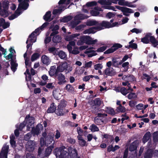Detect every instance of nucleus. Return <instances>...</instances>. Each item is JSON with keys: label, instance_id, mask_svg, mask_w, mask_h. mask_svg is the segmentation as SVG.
Listing matches in <instances>:
<instances>
[{"label": "nucleus", "instance_id": "29", "mask_svg": "<svg viewBox=\"0 0 158 158\" xmlns=\"http://www.w3.org/2000/svg\"><path fill=\"white\" fill-rule=\"evenodd\" d=\"M9 15V13L6 10L1 9V7L0 8V15L2 17H5L8 16Z\"/></svg>", "mask_w": 158, "mask_h": 158}, {"label": "nucleus", "instance_id": "35", "mask_svg": "<svg viewBox=\"0 0 158 158\" xmlns=\"http://www.w3.org/2000/svg\"><path fill=\"white\" fill-rule=\"evenodd\" d=\"M152 152L151 149H148L144 155V158H151L152 156Z\"/></svg>", "mask_w": 158, "mask_h": 158}, {"label": "nucleus", "instance_id": "44", "mask_svg": "<svg viewBox=\"0 0 158 158\" xmlns=\"http://www.w3.org/2000/svg\"><path fill=\"white\" fill-rule=\"evenodd\" d=\"M65 89L68 92L71 93H73L74 91V88L72 85L69 84H68L66 85Z\"/></svg>", "mask_w": 158, "mask_h": 158}, {"label": "nucleus", "instance_id": "32", "mask_svg": "<svg viewBox=\"0 0 158 158\" xmlns=\"http://www.w3.org/2000/svg\"><path fill=\"white\" fill-rule=\"evenodd\" d=\"M57 55L61 59H65L67 57V55L66 53L62 51L59 52H58Z\"/></svg>", "mask_w": 158, "mask_h": 158}, {"label": "nucleus", "instance_id": "41", "mask_svg": "<svg viewBox=\"0 0 158 158\" xmlns=\"http://www.w3.org/2000/svg\"><path fill=\"white\" fill-rule=\"evenodd\" d=\"M54 36L52 38V41L54 43H59L60 41L61 38L59 35H53Z\"/></svg>", "mask_w": 158, "mask_h": 158}, {"label": "nucleus", "instance_id": "51", "mask_svg": "<svg viewBox=\"0 0 158 158\" xmlns=\"http://www.w3.org/2000/svg\"><path fill=\"white\" fill-rule=\"evenodd\" d=\"M127 97L129 99H132L135 98L137 97V95L135 93H131L128 95Z\"/></svg>", "mask_w": 158, "mask_h": 158}, {"label": "nucleus", "instance_id": "33", "mask_svg": "<svg viewBox=\"0 0 158 158\" xmlns=\"http://www.w3.org/2000/svg\"><path fill=\"white\" fill-rule=\"evenodd\" d=\"M56 106L55 105L54 103H52L51 104L50 108L48 109L47 112L48 113H53L54 111H56Z\"/></svg>", "mask_w": 158, "mask_h": 158}, {"label": "nucleus", "instance_id": "14", "mask_svg": "<svg viewBox=\"0 0 158 158\" xmlns=\"http://www.w3.org/2000/svg\"><path fill=\"white\" fill-rule=\"evenodd\" d=\"M62 91L60 89L57 88L54 89L52 92L53 97L56 99H59L62 96Z\"/></svg>", "mask_w": 158, "mask_h": 158}, {"label": "nucleus", "instance_id": "6", "mask_svg": "<svg viewBox=\"0 0 158 158\" xmlns=\"http://www.w3.org/2000/svg\"><path fill=\"white\" fill-rule=\"evenodd\" d=\"M57 71L59 73H62L63 72L66 73L71 72L72 70V67L69 65L67 62L64 61L59 62L57 64Z\"/></svg>", "mask_w": 158, "mask_h": 158}, {"label": "nucleus", "instance_id": "12", "mask_svg": "<svg viewBox=\"0 0 158 158\" xmlns=\"http://www.w3.org/2000/svg\"><path fill=\"white\" fill-rule=\"evenodd\" d=\"M102 29V28L100 27H97V26L91 27L84 31H83V33L84 34H94L98 31L101 30Z\"/></svg>", "mask_w": 158, "mask_h": 158}, {"label": "nucleus", "instance_id": "47", "mask_svg": "<svg viewBox=\"0 0 158 158\" xmlns=\"http://www.w3.org/2000/svg\"><path fill=\"white\" fill-rule=\"evenodd\" d=\"M94 67L95 70H98L102 69L103 68V66L102 64L98 63L95 64Z\"/></svg>", "mask_w": 158, "mask_h": 158}, {"label": "nucleus", "instance_id": "59", "mask_svg": "<svg viewBox=\"0 0 158 158\" xmlns=\"http://www.w3.org/2000/svg\"><path fill=\"white\" fill-rule=\"evenodd\" d=\"M48 50L50 53H52L54 55H56V50L55 48L51 47L48 48Z\"/></svg>", "mask_w": 158, "mask_h": 158}, {"label": "nucleus", "instance_id": "56", "mask_svg": "<svg viewBox=\"0 0 158 158\" xmlns=\"http://www.w3.org/2000/svg\"><path fill=\"white\" fill-rule=\"evenodd\" d=\"M122 85L124 86L127 85L128 87V90H129L131 91H132L133 90V89L131 88V85H130V84L129 83L128 81H125L124 82H123L122 83Z\"/></svg>", "mask_w": 158, "mask_h": 158}, {"label": "nucleus", "instance_id": "26", "mask_svg": "<svg viewBox=\"0 0 158 158\" xmlns=\"http://www.w3.org/2000/svg\"><path fill=\"white\" fill-rule=\"evenodd\" d=\"M27 54L25 53L24 55L25 60V64L27 69H28L29 70V68H30L31 67V63L30 62L29 59L27 57Z\"/></svg>", "mask_w": 158, "mask_h": 158}, {"label": "nucleus", "instance_id": "64", "mask_svg": "<svg viewBox=\"0 0 158 158\" xmlns=\"http://www.w3.org/2000/svg\"><path fill=\"white\" fill-rule=\"evenodd\" d=\"M117 109L118 111L119 112H124L125 111V108L122 106L121 105H120V106L118 107Z\"/></svg>", "mask_w": 158, "mask_h": 158}, {"label": "nucleus", "instance_id": "21", "mask_svg": "<svg viewBox=\"0 0 158 158\" xmlns=\"http://www.w3.org/2000/svg\"><path fill=\"white\" fill-rule=\"evenodd\" d=\"M59 73L57 71V68L56 66H52L51 67L50 70L49 71V74L51 76L55 75V77Z\"/></svg>", "mask_w": 158, "mask_h": 158}, {"label": "nucleus", "instance_id": "5", "mask_svg": "<svg viewBox=\"0 0 158 158\" xmlns=\"http://www.w3.org/2000/svg\"><path fill=\"white\" fill-rule=\"evenodd\" d=\"M48 23H45L40 27L36 29L35 31L32 32L29 36L26 41V43L27 44V49L31 46L33 43L36 42V36L40 34V30H42L44 28L46 27L48 25Z\"/></svg>", "mask_w": 158, "mask_h": 158}, {"label": "nucleus", "instance_id": "34", "mask_svg": "<svg viewBox=\"0 0 158 158\" xmlns=\"http://www.w3.org/2000/svg\"><path fill=\"white\" fill-rule=\"evenodd\" d=\"M85 35H83L81 37L80 40L77 42V45L79 46L85 43Z\"/></svg>", "mask_w": 158, "mask_h": 158}, {"label": "nucleus", "instance_id": "45", "mask_svg": "<svg viewBox=\"0 0 158 158\" xmlns=\"http://www.w3.org/2000/svg\"><path fill=\"white\" fill-rule=\"evenodd\" d=\"M89 129L93 132L98 131L99 130V128L94 124L91 125L89 127Z\"/></svg>", "mask_w": 158, "mask_h": 158}, {"label": "nucleus", "instance_id": "24", "mask_svg": "<svg viewBox=\"0 0 158 158\" xmlns=\"http://www.w3.org/2000/svg\"><path fill=\"white\" fill-rule=\"evenodd\" d=\"M86 24L89 26L95 25L98 26L99 24V23L97 21L92 19L88 20L86 22Z\"/></svg>", "mask_w": 158, "mask_h": 158}, {"label": "nucleus", "instance_id": "46", "mask_svg": "<svg viewBox=\"0 0 158 158\" xmlns=\"http://www.w3.org/2000/svg\"><path fill=\"white\" fill-rule=\"evenodd\" d=\"M122 67L123 68V71L126 72L129 68V63L127 62L122 63Z\"/></svg>", "mask_w": 158, "mask_h": 158}, {"label": "nucleus", "instance_id": "23", "mask_svg": "<svg viewBox=\"0 0 158 158\" xmlns=\"http://www.w3.org/2000/svg\"><path fill=\"white\" fill-rule=\"evenodd\" d=\"M54 143V137L53 136H49L46 138L45 143V144H46L47 146L52 143V144L51 145L53 146Z\"/></svg>", "mask_w": 158, "mask_h": 158}, {"label": "nucleus", "instance_id": "27", "mask_svg": "<svg viewBox=\"0 0 158 158\" xmlns=\"http://www.w3.org/2000/svg\"><path fill=\"white\" fill-rule=\"evenodd\" d=\"M77 138L79 140V143L80 145L81 146H85L86 144V141L83 139L82 136L81 135H78Z\"/></svg>", "mask_w": 158, "mask_h": 158}, {"label": "nucleus", "instance_id": "55", "mask_svg": "<svg viewBox=\"0 0 158 158\" xmlns=\"http://www.w3.org/2000/svg\"><path fill=\"white\" fill-rule=\"evenodd\" d=\"M79 53V51L78 50V48L77 47H75L74 48L73 50H72L70 53H72L73 54L76 55L78 54Z\"/></svg>", "mask_w": 158, "mask_h": 158}, {"label": "nucleus", "instance_id": "4", "mask_svg": "<svg viewBox=\"0 0 158 158\" xmlns=\"http://www.w3.org/2000/svg\"><path fill=\"white\" fill-rule=\"evenodd\" d=\"M29 0H18L19 2L18 7L15 13L9 17L10 20H12L17 18L22 12L23 10L27 9L29 6L28 2Z\"/></svg>", "mask_w": 158, "mask_h": 158}, {"label": "nucleus", "instance_id": "11", "mask_svg": "<svg viewBox=\"0 0 158 158\" xmlns=\"http://www.w3.org/2000/svg\"><path fill=\"white\" fill-rule=\"evenodd\" d=\"M53 148V146L50 145L48 148L44 153L43 151V148L42 147L39 148L38 150V154L40 157L41 158H44L45 157L48 156L51 154Z\"/></svg>", "mask_w": 158, "mask_h": 158}, {"label": "nucleus", "instance_id": "54", "mask_svg": "<svg viewBox=\"0 0 158 158\" xmlns=\"http://www.w3.org/2000/svg\"><path fill=\"white\" fill-rule=\"evenodd\" d=\"M55 83L54 82H51L48 83L46 85V87L48 89H53L55 87Z\"/></svg>", "mask_w": 158, "mask_h": 158}, {"label": "nucleus", "instance_id": "25", "mask_svg": "<svg viewBox=\"0 0 158 158\" xmlns=\"http://www.w3.org/2000/svg\"><path fill=\"white\" fill-rule=\"evenodd\" d=\"M52 28H53L52 29V30L53 31V32L51 33L50 35L51 36H52L54 35H56L58 33V31H57L59 28V27L58 25H55L54 27H53L52 25L50 27V28L51 29Z\"/></svg>", "mask_w": 158, "mask_h": 158}, {"label": "nucleus", "instance_id": "9", "mask_svg": "<svg viewBox=\"0 0 158 158\" xmlns=\"http://www.w3.org/2000/svg\"><path fill=\"white\" fill-rule=\"evenodd\" d=\"M67 104V102L64 100H61L59 103L57 109L56 111V114L58 115H62L65 113V110H64Z\"/></svg>", "mask_w": 158, "mask_h": 158}, {"label": "nucleus", "instance_id": "7", "mask_svg": "<svg viewBox=\"0 0 158 158\" xmlns=\"http://www.w3.org/2000/svg\"><path fill=\"white\" fill-rule=\"evenodd\" d=\"M80 35L79 34H73L67 36L65 40L68 41H70L69 44L67 45V48L69 53L72 50V48L71 46H74L76 44L75 41L78 38L77 37Z\"/></svg>", "mask_w": 158, "mask_h": 158}, {"label": "nucleus", "instance_id": "15", "mask_svg": "<svg viewBox=\"0 0 158 158\" xmlns=\"http://www.w3.org/2000/svg\"><path fill=\"white\" fill-rule=\"evenodd\" d=\"M56 77H57L58 81V84L59 85H62L66 82V81L65 80V76L62 73H58Z\"/></svg>", "mask_w": 158, "mask_h": 158}, {"label": "nucleus", "instance_id": "62", "mask_svg": "<svg viewBox=\"0 0 158 158\" xmlns=\"http://www.w3.org/2000/svg\"><path fill=\"white\" fill-rule=\"evenodd\" d=\"M115 51V49H114L112 47L110 48L109 49L104 52V54H109L112 53Z\"/></svg>", "mask_w": 158, "mask_h": 158}, {"label": "nucleus", "instance_id": "10", "mask_svg": "<svg viewBox=\"0 0 158 158\" xmlns=\"http://www.w3.org/2000/svg\"><path fill=\"white\" fill-rule=\"evenodd\" d=\"M88 18V16L83 14L77 15L74 17V20L71 22L70 25L72 27H74L80 23L81 20Z\"/></svg>", "mask_w": 158, "mask_h": 158}, {"label": "nucleus", "instance_id": "52", "mask_svg": "<svg viewBox=\"0 0 158 158\" xmlns=\"http://www.w3.org/2000/svg\"><path fill=\"white\" fill-rule=\"evenodd\" d=\"M71 19V17L70 16H69L67 17H64L61 19H60V21L64 23H66Z\"/></svg>", "mask_w": 158, "mask_h": 158}, {"label": "nucleus", "instance_id": "13", "mask_svg": "<svg viewBox=\"0 0 158 158\" xmlns=\"http://www.w3.org/2000/svg\"><path fill=\"white\" fill-rule=\"evenodd\" d=\"M9 146L6 144L4 145L0 153V158H7V154L9 149Z\"/></svg>", "mask_w": 158, "mask_h": 158}, {"label": "nucleus", "instance_id": "49", "mask_svg": "<svg viewBox=\"0 0 158 158\" xmlns=\"http://www.w3.org/2000/svg\"><path fill=\"white\" fill-rule=\"evenodd\" d=\"M134 40H132L129 42V47L132 48L136 49L137 48V45L136 44L133 43Z\"/></svg>", "mask_w": 158, "mask_h": 158}, {"label": "nucleus", "instance_id": "1", "mask_svg": "<svg viewBox=\"0 0 158 158\" xmlns=\"http://www.w3.org/2000/svg\"><path fill=\"white\" fill-rule=\"evenodd\" d=\"M138 0H135L132 2H129L125 0H99L98 2L101 5H104L103 7L105 9L116 11L115 7L110 6L112 3L116 4L118 2L120 5L126 6L130 7L135 8L136 6L135 4H133V3L136 2Z\"/></svg>", "mask_w": 158, "mask_h": 158}, {"label": "nucleus", "instance_id": "57", "mask_svg": "<svg viewBox=\"0 0 158 158\" xmlns=\"http://www.w3.org/2000/svg\"><path fill=\"white\" fill-rule=\"evenodd\" d=\"M107 111L109 114L112 115H114L115 113L114 109L111 108H107Z\"/></svg>", "mask_w": 158, "mask_h": 158}, {"label": "nucleus", "instance_id": "16", "mask_svg": "<svg viewBox=\"0 0 158 158\" xmlns=\"http://www.w3.org/2000/svg\"><path fill=\"white\" fill-rule=\"evenodd\" d=\"M35 142L33 141L30 140L27 142L26 145V148L28 151H33L35 148Z\"/></svg>", "mask_w": 158, "mask_h": 158}, {"label": "nucleus", "instance_id": "42", "mask_svg": "<svg viewBox=\"0 0 158 158\" xmlns=\"http://www.w3.org/2000/svg\"><path fill=\"white\" fill-rule=\"evenodd\" d=\"M11 69L14 72L16 69V67L18 66V64L14 60H11Z\"/></svg>", "mask_w": 158, "mask_h": 158}, {"label": "nucleus", "instance_id": "28", "mask_svg": "<svg viewBox=\"0 0 158 158\" xmlns=\"http://www.w3.org/2000/svg\"><path fill=\"white\" fill-rule=\"evenodd\" d=\"M151 35L152 34L150 33L147 34L145 37L141 39V41L145 44L148 43L149 42V36Z\"/></svg>", "mask_w": 158, "mask_h": 158}, {"label": "nucleus", "instance_id": "58", "mask_svg": "<svg viewBox=\"0 0 158 158\" xmlns=\"http://www.w3.org/2000/svg\"><path fill=\"white\" fill-rule=\"evenodd\" d=\"M101 103V101L99 98H96L94 100V104L95 105L98 106Z\"/></svg>", "mask_w": 158, "mask_h": 158}, {"label": "nucleus", "instance_id": "2", "mask_svg": "<svg viewBox=\"0 0 158 158\" xmlns=\"http://www.w3.org/2000/svg\"><path fill=\"white\" fill-rule=\"evenodd\" d=\"M34 118L29 115L26 116L25 119L23 123L20 124L19 125V129L20 130H22L23 128L25 127V124L26 125L27 130L29 131L30 129H32V133L35 135H38L40 133L43 129V126L40 124H38L36 127V128H34Z\"/></svg>", "mask_w": 158, "mask_h": 158}, {"label": "nucleus", "instance_id": "17", "mask_svg": "<svg viewBox=\"0 0 158 158\" xmlns=\"http://www.w3.org/2000/svg\"><path fill=\"white\" fill-rule=\"evenodd\" d=\"M104 74L106 75L112 76L115 75L116 72L112 68H108L104 70Z\"/></svg>", "mask_w": 158, "mask_h": 158}, {"label": "nucleus", "instance_id": "20", "mask_svg": "<svg viewBox=\"0 0 158 158\" xmlns=\"http://www.w3.org/2000/svg\"><path fill=\"white\" fill-rule=\"evenodd\" d=\"M97 27H100L102 28L101 30L105 28H109L111 27V23L106 21H103L101 23H99Z\"/></svg>", "mask_w": 158, "mask_h": 158}, {"label": "nucleus", "instance_id": "38", "mask_svg": "<svg viewBox=\"0 0 158 158\" xmlns=\"http://www.w3.org/2000/svg\"><path fill=\"white\" fill-rule=\"evenodd\" d=\"M51 12L50 11H48L46 12L45 15L44 16V19L47 21H50L52 19H51Z\"/></svg>", "mask_w": 158, "mask_h": 158}, {"label": "nucleus", "instance_id": "48", "mask_svg": "<svg viewBox=\"0 0 158 158\" xmlns=\"http://www.w3.org/2000/svg\"><path fill=\"white\" fill-rule=\"evenodd\" d=\"M2 6L4 9H8V8L9 2L8 0H4L2 2Z\"/></svg>", "mask_w": 158, "mask_h": 158}, {"label": "nucleus", "instance_id": "63", "mask_svg": "<svg viewBox=\"0 0 158 158\" xmlns=\"http://www.w3.org/2000/svg\"><path fill=\"white\" fill-rule=\"evenodd\" d=\"M106 46H103L99 48L97 50L96 52H102L104 51L106 48Z\"/></svg>", "mask_w": 158, "mask_h": 158}, {"label": "nucleus", "instance_id": "31", "mask_svg": "<svg viewBox=\"0 0 158 158\" xmlns=\"http://www.w3.org/2000/svg\"><path fill=\"white\" fill-rule=\"evenodd\" d=\"M10 143L12 147L15 148L16 146V142L15 141V137L13 135H12L10 136Z\"/></svg>", "mask_w": 158, "mask_h": 158}, {"label": "nucleus", "instance_id": "18", "mask_svg": "<svg viewBox=\"0 0 158 158\" xmlns=\"http://www.w3.org/2000/svg\"><path fill=\"white\" fill-rule=\"evenodd\" d=\"M85 43L87 44H94L98 42L97 39H94L89 36L85 35Z\"/></svg>", "mask_w": 158, "mask_h": 158}, {"label": "nucleus", "instance_id": "40", "mask_svg": "<svg viewBox=\"0 0 158 158\" xmlns=\"http://www.w3.org/2000/svg\"><path fill=\"white\" fill-rule=\"evenodd\" d=\"M85 53L86 54H88V56L89 57H91L93 56H95L97 54V53L94 51H90L89 49H87L85 51Z\"/></svg>", "mask_w": 158, "mask_h": 158}, {"label": "nucleus", "instance_id": "3", "mask_svg": "<svg viewBox=\"0 0 158 158\" xmlns=\"http://www.w3.org/2000/svg\"><path fill=\"white\" fill-rule=\"evenodd\" d=\"M68 149L64 146L56 148L54 150V154L57 158H77V153L75 148L69 147Z\"/></svg>", "mask_w": 158, "mask_h": 158}, {"label": "nucleus", "instance_id": "53", "mask_svg": "<svg viewBox=\"0 0 158 158\" xmlns=\"http://www.w3.org/2000/svg\"><path fill=\"white\" fill-rule=\"evenodd\" d=\"M123 12H127L129 13H134L133 10L130 8L124 7L122 11Z\"/></svg>", "mask_w": 158, "mask_h": 158}, {"label": "nucleus", "instance_id": "36", "mask_svg": "<svg viewBox=\"0 0 158 158\" xmlns=\"http://www.w3.org/2000/svg\"><path fill=\"white\" fill-rule=\"evenodd\" d=\"M151 133L150 132H147L144 135L143 139V141L144 143L146 142L150 138Z\"/></svg>", "mask_w": 158, "mask_h": 158}, {"label": "nucleus", "instance_id": "19", "mask_svg": "<svg viewBox=\"0 0 158 158\" xmlns=\"http://www.w3.org/2000/svg\"><path fill=\"white\" fill-rule=\"evenodd\" d=\"M102 10L101 8L96 7L90 11V14L92 16H98L99 14L100 11Z\"/></svg>", "mask_w": 158, "mask_h": 158}, {"label": "nucleus", "instance_id": "50", "mask_svg": "<svg viewBox=\"0 0 158 158\" xmlns=\"http://www.w3.org/2000/svg\"><path fill=\"white\" fill-rule=\"evenodd\" d=\"M40 55L38 53L33 54L31 56V60L33 61L37 59L39 57Z\"/></svg>", "mask_w": 158, "mask_h": 158}, {"label": "nucleus", "instance_id": "39", "mask_svg": "<svg viewBox=\"0 0 158 158\" xmlns=\"http://www.w3.org/2000/svg\"><path fill=\"white\" fill-rule=\"evenodd\" d=\"M149 39L155 47H156L158 45V42L156 40L154 37L152 36L151 35L150 36Z\"/></svg>", "mask_w": 158, "mask_h": 158}, {"label": "nucleus", "instance_id": "37", "mask_svg": "<svg viewBox=\"0 0 158 158\" xmlns=\"http://www.w3.org/2000/svg\"><path fill=\"white\" fill-rule=\"evenodd\" d=\"M26 74V80L27 81H30L31 80L32 77L31 75L30 74L29 70L27 69L26 72L24 73Z\"/></svg>", "mask_w": 158, "mask_h": 158}, {"label": "nucleus", "instance_id": "60", "mask_svg": "<svg viewBox=\"0 0 158 158\" xmlns=\"http://www.w3.org/2000/svg\"><path fill=\"white\" fill-rule=\"evenodd\" d=\"M128 89L127 90L125 88L123 87L121 89L120 91L123 94L125 95L128 93Z\"/></svg>", "mask_w": 158, "mask_h": 158}, {"label": "nucleus", "instance_id": "30", "mask_svg": "<svg viewBox=\"0 0 158 158\" xmlns=\"http://www.w3.org/2000/svg\"><path fill=\"white\" fill-rule=\"evenodd\" d=\"M138 144L136 141H135L132 143L130 145L129 150L130 151H133L135 150L137 147Z\"/></svg>", "mask_w": 158, "mask_h": 158}, {"label": "nucleus", "instance_id": "8", "mask_svg": "<svg viewBox=\"0 0 158 158\" xmlns=\"http://www.w3.org/2000/svg\"><path fill=\"white\" fill-rule=\"evenodd\" d=\"M72 1V0H60L58 3L60 6L59 8L58 9L54 10L52 12L53 14V15L60 14L62 11L66 8L65 5L69 4Z\"/></svg>", "mask_w": 158, "mask_h": 158}, {"label": "nucleus", "instance_id": "61", "mask_svg": "<svg viewBox=\"0 0 158 158\" xmlns=\"http://www.w3.org/2000/svg\"><path fill=\"white\" fill-rule=\"evenodd\" d=\"M97 5V2L95 1L89 2L86 4V6L88 7L92 6H96Z\"/></svg>", "mask_w": 158, "mask_h": 158}, {"label": "nucleus", "instance_id": "43", "mask_svg": "<svg viewBox=\"0 0 158 158\" xmlns=\"http://www.w3.org/2000/svg\"><path fill=\"white\" fill-rule=\"evenodd\" d=\"M94 122L98 125H101L103 124V122L100 118L98 117L94 118Z\"/></svg>", "mask_w": 158, "mask_h": 158}, {"label": "nucleus", "instance_id": "22", "mask_svg": "<svg viewBox=\"0 0 158 158\" xmlns=\"http://www.w3.org/2000/svg\"><path fill=\"white\" fill-rule=\"evenodd\" d=\"M41 61L44 64L49 65L51 62V60L46 55H43L41 58Z\"/></svg>", "mask_w": 158, "mask_h": 158}]
</instances>
